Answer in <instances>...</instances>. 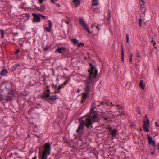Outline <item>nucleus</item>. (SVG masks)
<instances>
[{
  "instance_id": "19",
  "label": "nucleus",
  "mask_w": 159,
  "mask_h": 159,
  "mask_svg": "<svg viewBox=\"0 0 159 159\" xmlns=\"http://www.w3.org/2000/svg\"><path fill=\"white\" fill-rule=\"evenodd\" d=\"M72 43L74 44H77L79 42V40L75 38H73L71 39Z\"/></svg>"
},
{
  "instance_id": "24",
  "label": "nucleus",
  "mask_w": 159,
  "mask_h": 159,
  "mask_svg": "<svg viewBox=\"0 0 159 159\" xmlns=\"http://www.w3.org/2000/svg\"><path fill=\"white\" fill-rule=\"evenodd\" d=\"M0 32L1 33V37L2 38L4 37V33L2 29H0Z\"/></svg>"
},
{
  "instance_id": "48",
  "label": "nucleus",
  "mask_w": 159,
  "mask_h": 159,
  "mask_svg": "<svg viewBox=\"0 0 159 159\" xmlns=\"http://www.w3.org/2000/svg\"><path fill=\"white\" fill-rule=\"evenodd\" d=\"M151 43H154V42H155V41H154L152 39V40H151Z\"/></svg>"
},
{
  "instance_id": "57",
  "label": "nucleus",
  "mask_w": 159,
  "mask_h": 159,
  "mask_svg": "<svg viewBox=\"0 0 159 159\" xmlns=\"http://www.w3.org/2000/svg\"><path fill=\"white\" fill-rule=\"evenodd\" d=\"M145 117H146V115H145Z\"/></svg>"
},
{
  "instance_id": "47",
  "label": "nucleus",
  "mask_w": 159,
  "mask_h": 159,
  "mask_svg": "<svg viewBox=\"0 0 159 159\" xmlns=\"http://www.w3.org/2000/svg\"><path fill=\"white\" fill-rule=\"evenodd\" d=\"M157 147L158 149L159 150V143L158 145L157 146Z\"/></svg>"
},
{
  "instance_id": "53",
  "label": "nucleus",
  "mask_w": 159,
  "mask_h": 159,
  "mask_svg": "<svg viewBox=\"0 0 159 159\" xmlns=\"http://www.w3.org/2000/svg\"><path fill=\"white\" fill-rule=\"evenodd\" d=\"M48 24L49 25V26H50V20H48Z\"/></svg>"
},
{
  "instance_id": "42",
  "label": "nucleus",
  "mask_w": 159,
  "mask_h": 159,
  "mask_svg": "<svg viewBox=\"0 0 159 159\" xmlns=\"http://www.w3.org/2000/svg\"><path fill=\"white\" fill-rule=\"evenodd\" d=\"M39 16H41V17L44 18H45V16L42 14H39Z\"/></svg>"
},
{
  "instance_id": "4",
  "label": "nucleus",
  "mask_w": 159,
  "mask_h": 159,
  "mask_svg": "<svg viewBox=\"0 0 159 159\" xmlns=\"http://www.w3.org/2000/svg\"><path fill=\"white\" fill-rule=\"evenodd\" d=\"M79 20L80 24L82 25L84 28L90 34L92 33V32L89 30L88 25L86 24V22L84 21L83 18L80 17Z\"/></svg>"
},
{
  "instance_id": "43",
  "label": "nucleus",
  "mask_w": 159,
  "mask_h": 159,
  "mask_svg": "<svg viewBox=\"0 0 159 159\" xmlns=\"http://www.w3.org/2000/svg\"><path fill=\"white\" fill-rule=\"evenodd\" d=\"M20 52V51L19 49H17L16 50V53H17V54H18Z\"/></svg>"
},
{
  "instance_id": "28",
  "label": "nucleus",
  "mask_w": 159,
  "mask_h": 159,
  "mask_svg": "<svg viewBox=\"0 0 159 159\" xmlns=\"http://www.w3.org/2000/svg\"><path fill=\"white\" fill-rule=\"evenodd\" d=\"M126 42L127 43H128L129 42V34H126Z\"/></svg>"
},
{
  "instance_id": "31",
  "label": "nucleus",
  "mask_w": 159,
  "mask_h": 159,
  "mask_svg": "<svg viewBox=\"0 0 159 159\" xmlns=\"http://www.w3.org/2000/svg\"><path fill=\"white\" fill-rule=\"evenodd\" d=\"M44 29L47 32H50V28L49 27L48 28L47 27H45Z\"/></svg>"
},
{
  "instance_id": "45",
  "label": "nucleus",
  "mask_w": 159,
  "mask_h": 159,
  "mask_svg": "<svg viewBox=\"0 0 159 159\" xmlns=\"http://www.w3.org/2000/svg\"><path fill=\"white\" fill-rule=\"evenodd\" d=\"M132 58H130V59H129V62L130 63H131L132 61Z\"/></svg>"
},
{
  "instance_id": "13",
  "label": "nucleus",
  "mask_w": 159,
  "mask_h": 159,
  "mask_svg": "<svg viewBox=\"0 0 159 159\" xmlns=\"http://www.w3.org/2000/svg\"><path fill=\"white\" fill-rule=\"evenodd\" d=\"M50 2L55 5L57 7H60L58 0H50Z\"/></svg>"
},
{
  "instance_id": "37",
  "label": "nucleus",
  "mask_w": 159,
  "mask_h": 159,
  "mask_svg": "<svg viewBox=\"0 0 159 159\" xmlns=\"http://www.w3.org/2000/svg\"><path fill=\"white\" fill-rule=\"evenodd\" d=\"M137 112L138 114H139L140 113V111L139 110V107H138L137 109Z\"/></svg>"
},
{
  "instance_id": "5",
  "label": "nucleus",
  "mask_w": 159,
  "mask_h": 159,
  "mask_svg": "<svg viewBox=\"0 0 159 159\" xmlns=\"http://www.w3.org/2000/svg\"><path fill=\"white\" fill-rule=\"evenodd\" d=\"M87 116H86L84 117V119L85 120H82L79 126L78 127L77 130H76V132L78 133L77 136L78 135V133L81 129H82L84 128V125L86 126L87 120L86 118Z\"/></svg>"
},
{
  "instance_id": "18",
  "label": "nucleus",
  "mask_w": 159,
  "mask_h": 159,
  "mask_svg": "<svg viewBox=\"0 0 159 159\" xmlns=\"http://www.w3.org/2000/svg\"><path fill=\"white\" fill-rule=\"evenodd\" d=\"M121 60L122 62L124 61V52L123 51V48H122L121 50Z\"/></svg>"
},
{
  "instance_id": "8",
  "label": "nucleus",
  "mask_w": 159,
  "mask_h": 159,
  "mask_svg": "<svg viewBox=\"0 0 159 159\" xmlns=\"http://www.w3.org/2000/svg\"><path fill=\"white\" fill-rule=\"evenodd\" d=\"M66 49L63 47L58 48L55 51V52L60 54H64L66 52Z\"/></svg>"
},
{
  "instance_id": "12",
  "label": "nucleus",
  "mask_w": 159,
  "mask_h": 159,
  "mask_svg": "<svg viewBox=\"0 0 159 159\" xmlns=\"http://www.w3.org/2000/svg\"><path fill=\"white\" fill-rule=\"evenodd\" d=\"M118 132V130L116 129H113L109 133L110 135L112 137H115L116 136L117 133Z\"/></svg>"
},
{
  "instance_id": "15",
  "label": "nucleus",
  "mask_w": 159,
  "mask_h": 159,
  "mask_svg": "<svg viewBox=\"0 0 159 159\" xmlns=\"http://www.w3.org/2000/svg\"><path fill=\"white\" fill-rule=\"evenodd\" d=\"M73 2L76 7L79 6L80 4V0H72Z\"/></svg>"
},
{
  "instance_id": "29",
  "label": "nucleus",
  "mask_w": 159,
  "mask_h": 159,
  "mask_svg": "<svg viewBox=\"0 0 159 159\" xmlns=\"http://www.w3.org/2000/svg\"><path fill=\"white\" fill-rule=\"evenodd\" d=\"M45 9V7L43 5H41V8H40V10L42 11H43Z\"/></svg>"
},
{
  "instance_id": "36",
  "label": "nucleus",
  "mask_w": 159,
  "mask_h": 159,
  "mask_svg": "<svg viewBox=\"0 0 159 159\" xmlns=\"http://www.w3.org/2000/svg\"><path fill=\"white\" fill-rule=\"evenodd\" d=\"M109 119V117L107 116V117H104V119L105 120H107Z\"/></svg>"
},
{
  "instance_id": "56",
  "label": "nucleus",
  "mask_w": 159,
  "mask_h": 159,
  "mask_svg": "<svg viewBox=\"0 0 159 159\" xmlns=\"http://www.w3.org/2000/svg\"><path fill=\"white\" fill-rule=\"evenodd\" d=\"M80 90H78V92H77L78 93V92H80Z\"/></svg>"
},
{
  "instance_id": "9",
  "label": "nucleus",
  "mask_w": 159,
  "mask_h": 159,
  "mask_svg": "<svg viewBox=\"0 0 159 159\" xmlns=\"http://www.w3.org/2000/svg\"><path fill=\"white\" fill-rule=\"evenodd\" d=\"M98 102L99 103V104H97V106L98 107H100L101 105L104 106L105 105H106L107 106L111 105L112 107L114 106V104H112V102H102L100 103L99 102Z\"/></svg>"
},
{
  "instance_id": "10",
  "label": "nucleus",
  "mask_w": 159,
  "mask_h": 159,
  "mask_svg": "<svg viewBox=\"0 0 159 159\" xmlns=\"http://www.w3.org/2000/svg\"><path fill=\"white\" fill-rule=\"evenodd\" d=\"M52 86L53 88H54L55 89V90L54 92L55 94L59 93V90L61 88L63 87V86L62 85H59L57 88V85H55L54 84H52Z\"/></svg>"
},
{
  "instance_id": "27",
  "label": "nucleus",
  "mask_w": 159,
  "mask_h": 159,
  "mask_svg": "<svg viewBox=\"0 0 159 159\" xmlns=\"http://www.w3.org/2000/svg\"><path fill=\"white\" fill-rule=\"evenodd\" d=\"M19 66V65L18 64H15L13 66V69L14 70H16L18 66Z\"/></svg>"
},
{
  "instance_id": "14",
  "label": "nucleus",
  "mask_w": 159,
  "mask_h": 159,
  "mask_svg": "<svg viewBox=\"0 0 159 159\" xmlns=\"http://www.w3.org/2000/svg\"><path fill=\"white\" fill-rule=\"evenodd\" d=\"M148 143L149 144H151L153 145L155 144V141L152 140V138L151 137H150L149 135H148Z\"/></svg>"
},
{
  "instance_id": "58",
  "label": "nucleus",
  "mask_w": 159,
  "mask_h": 159,
  "mask_svg": "<svg viewBox=\"0 0 159 159\" xmlns=\"http://www.w3.org/2000/svg\"><path fill=\"white\" fill-rule=\"evenodd\" d=\"M0 159H2V158H0Z\"/></svg>"
},
{
  "instance_id": "59",
  "label": "nucleus",
  "mask_w": 159,
  "mask_h": 159,
  "mask_svg": "<svg viewBox=\"0 0 159 159\" xmlns=\"http://www.w3.org/2000/svg\"><path fill=\"white\" fill-rule=\"evenodd\" d=\"M158 127H159V126Z\"/></svg>"
},
{
  "instance_id": "20",
  "label": "nucleus",
  "mask_w": 159,
  "mask_h": 159,
  "mask_svg": "<svg viewBox=\"0 0 159 159\" xmlns=\"http://www.w3.org/2000/svg\"><path fill=\"white\" fill-rule=\"evenodd\" d=\"M8 73V71L6 69L3 70L0 73V75H4Z\"/></svg>"
},
{
  "instance_id": "54",
  "label": "nucleus",
  "mask_w": 159,
  "mask_h": 159,
  "mask_svg": "<svg viewBox=\"0 0 159 159\" xmlns=\"http://www.w3.org/2000/svg\"><path fill=\"white\" fill-rule=\"evenodd\" d=\"M117 107H119V106L118 105L116 106Z\"/></svg>"
},
{
  "instance_id": "7",
  "label": "nucleus",
  "mask_w": 159,
  "mask_h": 159,
  "mask_svg": "<svg viewBox=\"0 0 159 159\" xmlns=\"http://www.w3.org/2000/svg\"><path fill=\"white\" fill-rule=\"evenodd\" d=\"M32 15L34 16L33 20L35 22H38L40 21V18L39 17V14H37L35 13H32Z\"/></svg>"
},
{
  "instance_id": "33",
  "label": "nucleus",
  "mask_w": 159,
  "mask_h": 159,
  "mask_svg": "<svg viewBox=\"0 0 159 159\" xmlns=\"http://www.w3.org/2000/svg\"><path fill=\"white\" fill-rule=\"evenodd\" d=\"M107 129L108 130V132H110V131H111V130H112L113 129H112V127H108L107 128Z\"/></svg>"
},
{
  "instance_id": "55",
  "label": "nucleus",
  "mask_w": 159,
  "mask_h": 159,
  "mask_svg": "<svg viewBox=\"0 0 159 159\" xmlns=\"http://www.w3.org/2000/svg\"><path fill=\"white\" fill-rule=\"evenodd\" d=\"M129 84V83H126V84Z\"/></svg>"
},
{
  "instance_id": "1",
  "label": "nucleus",
  "mask_w": 159,
  "mask_h": 159,
  "mask_svg": "<svg viewBox=\"0 0 159 159\" xmlns=\"http://www.w3.org/2000/svg\"><path fill=\"white\" fill-rule=\"evenodd\" d=\"M87 80H84L85 87L84 93H83L81 103H83L89 95L91 85L94 82L95 79L97 74L98 71L94 66H92L90 70Z\"/></svg>"
},
{
  "instance_id": "44",
  "label": "nucleus",
  "mask_w": 159,
  "mask_h": 159,
  "mask_svg": "<svg viewBox=\"0 0 159 159\" xmlns=\"http://www.w3.org/2000/svg\"><path fill=\"white\" fill-rule=\"evenodd\" d=\"M155 152L154 151H153L151 152V155H153L154 154Z\"/></svg>"
},
{
  "instance_id": "26",
  "label": "nucleus",
  "mask_w": 159,
  "mask_h": 159,
  "mask_svg": "<svg viewBox=\"0 0 159 159\" xmlns=\"http://www.w3.org/2000/svg\"><path fill=\"white\" fill-rule=\"evenodd\" d=\"M84 43L82 42H80L77 45L78 47H80L81 46H84Z\"/></svg>"
},
{
  "instance_id": "11",
  "label": "nucleus",
  "mask_w": 159,
  "mask_h": 159,
  "mask_svg": "<svg viewBox=\"0 0 159 159\" xmlns=\"http://www.w3.org/2000/svg\"><path fill=\"white\" fill-rule=\"evenodd\" d=\"M49 91L50 89H48L47 90V92H46L45 93L43 96L44 98L47 101H49V100L50 99V95L49 94Z\"/></svg>"
},
{
  "instance_id": "51",
  "label": "nucleus",
  "mask_w": 159,
  "mask_h": 159,
  "mask_svg": "<svg viewBox=\"0 0 159 159\" xmlns=\"http://www.w3.org/2000/svg\"><path fill=\"white\" fill-rule=\"evenodd\" d=\"M94 11L96 12L97 11H98L97 9H95Z\"/></svg>"
},
{
  "instance_id": "16",
  "label": "nucleus",
  "mask_w": 159,
  "mask_h": 159,
  "mask_svg": "<svg viewBox=\"0 0 159 159\" xmlns=\"http://www.w3.org/2000/svg\"><path fill=\"white\" fill-rule=\"evenodd\" d=\"M139 86L140 87L143 89H144L145 87V84H143V80H141L140 81L139 83Z\"/></svg>"
},
{
  "instance_id": "17",
  "label": "nucleus",
  "mask_w": 159,
  "mask_h": 159,
  "mask_svg": "<svg viewBox=\"0 0 159 159\" xmlns=\"http://www.w3.org/2000/svg\"><path fill=\"white\" fill-rule=\"evenodd\" d=\"M58 99V98L57 96H56V95H54L53 96H50V100L52 101H54Z\"/></svg>"
},
{
  "instance_id": "23",
  "label": "nucleus",
  "mask_w": 159,
  "mask_h": 159,
  "mask_svg": "<svg viewBox=\"0 0 159 159\" xmlns=\"http://www.w3.org/2000/svg\"><path fill=\"white\" fill-rule=\"evenodd\" d=\"M140 9L141 11L143 13H144L145 12V6L143 7L140 6Z\"/></svg>"
},
{
  "instance_id": "6",
  "label": "nucleus",
  "mask_w": 159,
  "mask_h": 159,
  "mask_svg": "<svg viewBox=\"0 0 159 159\" xmlns=\"http://www.w3.org/2000/svg\"><path fill=\"white\" fill-rule=\"evenodd\" d=\"M149 120L148 119H146V121H143V128L145 132H149L148 127L149 126Z\"/></svg>"
},
{
  "instance_id": "49",
  "label": "nucleus",
  "mask_w": 159,
  "mask_h": 159,
  "mask_svg": "<svg viewBox=\"0 0 159 159\" xmlns=\"http://www.w3.org/2000/svg\"><path fill=\"white\" fill-rule=\"evenodd\" d=\"M36 159V156H35V157H34L33 158V159Z\"/></svg>"
},
{
  "instance_id": "39",
  "label": "nucleus",
  "mask_w": 159,
  "mask_h": 159,
  "mask_svg": "<svg viewBox=\"0 0 159 159\" xmlns=\"http://www.w3.org/2000/svg\"><path fill=\"white\" fill-rule=\"evenodd\" d=\"M155 125L156 127H158L159 126V125H158L157 122H156L155 123Z\"/></svg>"
},
{
  "instance_id": "52",
  "label": "nucleus",
  "mask_w": 159,
  "mask_h": 159,
  "mask_svg": "<svg viewBox=\"0 0 159 159\" xmlns=\"http://www.w3.org/2000/svg\"><path fill=\"white\" fill-rule=\"evenodd\" d=\"M52 25V23L50 21V28L51 27Z\"/></svg>"
},
{
  "instance_id": "3",
  "label": "nucleus",
  "mask_w": 159,
  "mask_h": 159,
  "mask_svg": "<svg viewBox=\"0 0 159 159\" xmlns=\"http://www.w3.org/2000/svg\"><path fill=\"white\" fill-rule=\"evenodd\" d=\"M44 147V149L40 155L41 159H47L48 156L50 154V144H45Z\"/></svg>"
},
{
  "instance_id": "41",
  "label": "nucleus",
  "mask_w": 159,
  "mask_h": 159,
  "mask_svg": "<svg viewBox=\"0 0 159 159\" xmlns=\"http://www.w3.org/2000/svg\"><path fill=\"white\" fill-rule=\"evenodd\" d=\"M95 25H96V24H94L92 25L91 26V28H93V27H95Z\"/></svg>"
},
{
  "instance_id": "25",
  "label": "nucleus",
  "mask_w": 159,
  "mask_h": 159,
  "mask_svg": "<svg viewBox=\"0 0 159 159\" xmlns=\"http://www.w3.org/2000/svg\"><path fill=\"white\" fill-rule=\"evenodd\" d=\"M142 20L141 18H140L139 20L138 24H139V26L140 27H142Z\"/></svg>"
},
{
  "instance_id": "38",
  "label": "nucleus",
  "mask_w": 159,
  "mask_h": 159,
  "mask_svg": "<svg viewBox=\"0 0 159 159\" xmlns=\"http://www.w3.org/2000/svg\"><path fill=\"white\" fill-rule=\"evenodd\" d=\"M153 46L154 47V48H157L156 47H155V46L156 45V43L155 42H154V43H153Z\"/></svg>"
},
{
  "instance_id": "30",
  "label": "nucleus",
  "mask_w": 159,
  "mask_h": 159,
  "mask_svg": "<svg viewBox=\"0 0 159 159\" xmlns=\"http://www.w3.org/2000/svg\"><path fill=\"white\" fill-rule=\"evenodd\" d=\"M45 81H46V80H44V84L46 86L47 88H49V84H48V82H45Z\"/></svg>"
},
{
  "instance_id": "50",
  "label": "nucleus",
  "mask_w": 159,
  "mask_h": 159,
  "mask_svg": "<svg viewBox=\"0 0 159 159\" xmlns=\"http://www.w3.org/2000/svg\"><path fill=\"white\" fill-rule=\"evenodd\" d=\"M65 23H67V24H68L69 23V22L67 21H65Z\"/></svg>"
},
{
  "instance_id": "34",
  "label": "nucleus",
  "mask_w": 159,
  "mask_h": 159,
  "mask_svg": "<svg viewBox=\"0 0 159 159\" xmlns=\"http://www.w3.org/2000/svg\"><path fill=\"white\" fill-rule=\"evenodd\" d=\"M68 82V80H66L63 83V84H62V85L63 86V85H66L67 83V82Z\"/></svg>"
},
{
  "instance_id": "21",
  "label": "nucleus",
  "mask_w": 159,
  "mask_h": 159,
  "mask_svg": "<svg viewBox=\"0 0 159 159\" xmlns=\"http://www.w3.org/2000/svg\"><path fill=\"white\" fill-rule=\"evenodd\" d=\"M145 2L143 0H139V4L140 6H145Z\"/></svg>"
},
{
  "instance_id": "40",
  "label": "nucleus",
  "mask_w": 159,
  "mask_h": 159,
  "mask_svg": "<svg viewBox=\"0 0 159 159\" xmlns=\"http://www.w3.org/2000/svg\"><path fill=\"white\" fill-rule=\"evenodd\" d=\"M95 27H96V29L98 30H99V27H98V26H97L96 25H96H95Z\"/></svg>"
},
{
  "instance_id": "32",
  "label": "nucleus",
  "mask_w": 159,
  "mask_h": 159,
  "mask_svg": "<svg viewBox=\"0 0 159 159\" xmlns=\"http://www.w3.org/2000/svg\"><path fill=\"white\" fill-rule=\"evenodd\" d=\"M49 47L48 46H46L44 48V52H46L48 49Z\"/></svg>"
},
{
  "instance_id": "46",
  "label": "nucleus",
  "mask_w": 159,
  "mask_h": 159,
  "mask_svg": "<svg viewBox=\"0 0 159 159\" xmlns=\"http://www.w3.org/2000/svg\"><path fill=\"white\" fill-rule=\"evenodd\" d=\"M132 56H133V54H132V53H131L130 56V58H132Z\"/></svg>"
},
{
  "instance_id": "22",
  "label": "nucleus",
  "mask_w": 159,
  "mask_h": 159,
  "mask_svg": "<svg viewBox=\"0 0 159 159\" xmlns=\"http://www.w3.org/2000/svg\"><path fill=\"white\" fill-rule=\"evenodd\" d=\"M98 0H93L92 5L93 6H96L98 5L97 2Z\"/></svg>"
},
{
  "instance_id": "35",
  "label": "nucleus",
  "mask_w": 159,
  "mask_h": 159,
  "mask_svg": "<svg viewBox=\"0 0 159 159\" xmlns=\"http://www.w3.org/2000/svg\"><path fill=\"white\" fill-rule=\"evenodd\" d=\"M136 56L137 57H140V55L139 52H137L136 53Z\"/></svg>"
},
{
  "instance_id": "2",
  "label": "nucleus",
  "mask_w": 159,
  "mask_h": 159,
  "mask_svg": "<svg viewBox=\"0 0 159 159\" xmlns=\"http://www.w3.org/2000/svg\"><path fill=\"white\" fill-rule=\"evenodd\" d=\"M94 102L92 104V107L91 109V111L89 114L87 116V122L86 126L87 128L91 129L93 127L92 124L94 123L99 122L100 120V118L97 115L94 114V110L96 108V105L98 104V103Z\"/></svg>"
}]
</instances>
